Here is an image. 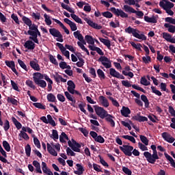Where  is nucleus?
Segmentation results:
<instances>
[{
	"instance_id": "nucleus-51",
	"label": "nucleus",
	"mask_w": 175,
	"mask_h": 175,
	"mask_svg": "<svg viewBox=\"0 0 175 175\" xmlns=\"http://www.w3.org/2000/svg\"><path fill=\"white\" fill-rule=\"evenodd\" d=\"M152 92L157 95V96H162V92L161 91L157 90V88L154 86H151Z\"/></svg>"
},
{
	"instance_id": "nucleus-13",
	"label": "nucleus",
	"mask_w": 175,
	"mask_h": 175,
	"mask_svg": "<svg viewBox=\"0 0 175 175\" xmlns=\"http://www.w3.org/2000/svg\"><path fill=\"white\" fill-rule=\"evenodd\" d=\"M161 136L167 143H174L175 140L174 137H172L169 133L164 132L161 134Z\"/></svg>"
},
{
	"instance_id": "nucleus-37",
	"label": "nucleus",
	"mask_w": 175,
	"mask_h": 175,
	"mask_svg": "<svg viewBox=\"0 0 175 175\" xmlns=\"http://www.w3.org/2000/svg\"><path fill=\"white\" fill-rule=\"evenodd\" d=\"M97 75L100 80H105V79H106V75H105V72L100 68L97 70Z\"/></svg>"
},
{
	"instance_id": "nucleus-57",
	"label": "nucleus",
	"mask_w": 175,
	"mask_h": 175,
	"mask_svg": "<svg viewBox=\"0 0 175 175\" xmlns=\"http://www.w3.org/2000/svg\"><path fill=\"white\" fill-rule=\"evenodd\" d=\"M94 141L97 143H100L101 144H103V143H105V138H103L102 135H98Z\"/></svg>"
},
{
	"instance_id": "nucleus-29",
	"label": "nucleus",
	"mask_w": 175,
	"mask_h": 175,
	"mask_svg": "<svg viewBox=\"0 0 175 175\" xmlns=\"http://www.w3.org/2000/svg\"><path fill=\"white\" fill-rule=\"evenodd\" d=\"M33 165L36 167V170L37 173H40V174H42V169L40 168V163L38 162V161L34 160L33 161Z\"/></svg>"
},
{
	"instance_id": "nucleus-47",
	"label": "nucleus",
	"mask_w": 175,
	"mask_h": 175,
	"mask_svg": "<svg viewBox=\"0 0 175 175\" xmlns=\"http://www.w3.org/2000/svg\"><path fill=\"white\" fill-rule=\"evenodd\" d=\"M90 27H92V28H94V29H102V25H98L96 23H94V21L90 22V25H89Z\"/></svg>"
},
{
	"instance_id": "nucleus-8",
	"label": "nucleus",
	"mask_w": 175,
	"mask_h": 175,
	"mask_svg": "<svg viewBox=\"0 0 175 175\" xmlns=\"http://www.w3.org/2000/svg\"><path fill=\"white\" fill-rule=\"evenodd\" d=\"M94 107L96 114L99 116L100 118H102V120H103V118H106L107 116L109 114L107 113V111L103 107H98L96 105H94Z\"/></svg>"
},
{
	"instance_id": "nucleus-43",
	"label": "nucleus",
	"mask_w": 175,
	"mask_h": 175,
	"mask_svg": "<svg viewBox=\"0 0 175 175\" xmlns=\"http://www.w3.org/2000/svg\"><path fill=\"white\" fill-rule=\"evenodd\" d=\"M46 117L48 119V124H50L52 126H57V124H55V121L53 120L51 115H47Z\"/></svg>"
},
{
	"instance_id": "nucleus-15",
	"label": "nucleus",
	"mask_w": 175,
	"mask_h": 175,
	"mask_svg": "<svg viewBox=\"0 0 175 175\" xmlns=\"http://www.w3.org/2000/svg\"><path fill=\"white\" fill-rule=\"evenodd\" d=\"M67 90L70 94H72L73 95V91H75V89L76 88V84H75V82L73 81L70 80L67 82Z\"/></svg>"
},
{
	"instance_id": "nucleus-23",
	"label": "nucleus",
	"mask_w": 175,
	"mask_h": 175,
	"mask_svg": "<svg viewBox=\"0 0 175 175\" xmlns=\"http://www.w3.org/2000/svg\"><path fill=\"white\" fill-rule=\"evenodd\" d=\"M144 21H146V23H151L152 24H157V23H158L157 17L154 16L152 17L145 16Z\"/></svg>"
},
{
	"instance_id": "nucleus-24",
	"label": "nucleus",
	"mask_w": 175,
	"mask_h": 175,
	"mask_svg": "<svg viewBox=\"0 0 175 175\" xmlns=\"http://www.w3.org/2000/svg\"><path fill=\"white\" fill-rule=\"evenodd\" d=\"M29 65H30L31 68H32V69H33V70H36L37 72L40 71V66H39V64H38L36 62L30 61Z\"/></svg>"
},
{
	"instance_id": "nucleus-52",
	"label": "nucleus",
	"mask_w": 175,
	"mask_h": 175,
	"mask_svg": "<svg viewBox=\"0 0 175 175\" xmlns=\"http://www.w3.org/2000/svg\"><path fill=\"white\" fill-rule=\"evenodd\" d=\"M27 157H31V145L27 144L25 148Z\"/></svg>"
},
{
	"instance_id": "nucleus-32",
	"label": "nucleus",
	"mask_w": 175,
	"mask_h": 175,
	"mask_svg": "<svg viewBox=\"0 0 175 175\" xmlns=\"http://www.w3.org/2000/svg\"><path fill=\"white\" fill-rule=\"evenodd\" d=\"M81 31L77 30V31H75L73 33V35L75 38V39H78V40H79V42L84 38V36H83V34L80 33Z\"/></svg>"
},
{
	"instance_id": "nucleus-22",
	"label": "nucleus",
	"mask_w": 175,
	"mask_h": 175,
	"mask_svg": "<svg viewBox=\"0 0 175 175\" xmlns=\"http://www.w3.org/2000/svg\"><path fill=\"white\" fill-rule=\"evenodd\" d=\"M120 113L123 117H129V114H131V109L128 107L123 106Z\"/></svg>"
},
{
	"instance_id": "nucleus-28",
	"label": "nucleus",
	"mask_w": 175,
	"mask_h": 175,
	"mask_svg": "<svg viewBox=\"0 0 175 175\" xmlns=\"http://www.w3.org/2000/svg\"><path fill=\"white\" fill-rule=\"evenodd\" d=\"M164 155L166 159L169 161L171 166L175 169V162H174V159H173V157L169 155L167 153H165Z\"/></svg>"
},
{
	"instance_id": "nucleus-41",
	"label": "nucleus",
	"mask_w": 175,
	"mask_h": 175,
	"mask_svg": "<svg viewBox=\"0 0 175 175\" xmlns=\"http://www.w3.org/2000/svg\"><path fill=\"white\" fill-rule=\"evenodd\" d=\"M3 147L7 151V152H10L11 148H10V144H9V142L8 141H3Z\"/></svg>"
},
{
	"instance_id": "nucleus-30",
	"label": "nucleus",
	"mask_w": 175,
	"mask_h": 175,
	"mask_svg": "<svg viewBox=\"0 0 175 175\" xmlns=\"http://www.w3.org/2000/svg\"><path fill=\"white\" fill-rule=\"evenodd\" d=\"M165 28H168V32H170L171 33H174L175 32V26L173 25H170L169 23H165L164 24Z\"/></svg>"
},
{
	"instance_id": "nucleus-45",
	"label": "nucleus",
	"mask_w": 175,
	"mask_h": 175,
	"mask_svg": "<svg viewBox=\"0 0 175 175\" xmlns=\"http://www.w3.org/2000/svg\"><path fill=\"white\" fill-rule=\"evenodd\" d=\"M44 21L46 25H51L52 24L51 18L49 15H47V14H44Z\"/></svg>"
},
{
	"instance_id": "nucleus-48",
	"label": "nucleus",
	"mask_w": 175,
	"mask_h": 175,
	"mask_svg": "<svg viewBox=\"0 0 175 175\" xmlns=\"http://www.w3.org/2000/svg\"><path fill=\"white\" fill-rule=\"evenodd\" d=\"M18 63L20 65L21 68H22V69H24V70H26V72H28V68H27V65H25V63H24L23 60L18 59Z\"/></svg>"
},
{
	"instance_id": "nucleus-10",
	"label": "nucleus",
	"mask_w": 175,
	"mask_h": 175,
	"mask_svg": "<svg viewBox=\"0 0 175 175\" xmlns=\"http://www.w3.org/2000/svg\"><path fill=\"white\" fill-rule=\"evenodd\" d=\"M98 62H101L102 65H103L106 69H110V68H111V61L106 56L100 57Z\"/></svg>"
},
{
	"instance_id": "nucleus-31",
	"label": "nucleus",
	"mask_w": 175,
	"mask_h": 175,
	"mask_svg": "<svg viewBox=\"0 0 175 175\" xmlns=\"http://www.w3.org/2000/svg\"><path fill=\"white\" fill-rule=\"evenodd\" d=\"M66 140H69V137H68V135H66V133H65V132H62L61 135L59 136V141L61 143H66Z\"/></svg>"
},
{
	"instance_id": "nucleus-56",
	"label": "nucleus",
	"mask_w": 175,
	"mask_h": 175,
	"mask_svg": "<svg viewBox=\"0 0 175 175\" xmlns=\"http://www.w3.org/2000/svg\"><path fill=\"white\" fill-rule=\"evenodd\" d=\"M140 83L141 84H142V85H150V81H148L147 79H146V77H142L141 78Z\"/></svg>"
},
{
	"instance_id": "nucleus-21",
	"label": "nucleus",
	"mask_w": 175,
	"mask_h": 175,
	"mask_svg": "<svg viewBox=\"0 0 175 175\" xmlns=\"http://www.w3.org/2000/svg\"><path fill=\"white\" fill-rule=\"evenodd\" d=\"M113 118H114V116L109 113L105 117L106 122H109L111 126H112V128H114V126H116V122H114Z\"/></svg>"
},
{
	"instance_id": "nucleus-49",
	"label": "nucleus",
	"mask_w": 175,
	"mask_h": 175,
	"mask_svg": "<svg viewBox=\"0 0 175 175\" xmlns=\"http://www.w3.org/2000/svg\"><path fill=\"white\" fill-rule=\"evenodd\" d=\"M140 140L145 146H148V139L144 135H139Z\"/></svg>"
},
{
	"instance_id": "nucleus-1",
	"label": "nucleus",
	"mask_w": 175,
	"mask_h": 175,
	"mask_svg": "<svg viewBox=\"0 0 175 175\" xmlns=\"http://www.w3.org/2000/svg\"><path fill=\"white\" fill-rule=\"evenodd\" d=\"M125 32L129 34L131 33L133 36L137 39H140L141 40H147V36H146L144 33H143L139 29L133 28L131 26L125 29Z\"/></svg>"
},
{
	"instance_id": "nucleus-34",
	"label": "nucleus",
	"mask_w": 175,
	"mask_h": 175,
	"mask_svg": "<svg viewBox=\"0 0 175 175\" xmlns=\"http://www.w3.org/2000/svg\"><path fill=\"white\" fill-rule=\"evenodd\" d=\"M125 3L126 5H129V6L135 5L137 3H139V2H142V0H124Z\"/></svg>"
},
{
	"instance_id": "nucleus-63",
	"label": "nucleus",
	"mask_w": 175,
	"mask_h": 175,
	"mask_svg": "<svg viewBox=\"0 0 175 175\" xmlns=\"http://www.w3.org/2000/svg\"><path fill=\"white\" fill-rule=\"evenodd\" d=\"M33 143L37 148H40V141H39V139H38V137H33Z\"/></svg>"
},
{
	"instance_id": "nucleus-9",
	"label": "nucleus",
	"mask_w": 175,
	"mask_h": 175,
	"mask_svg": "<svg viewBox=\"0 0 175 175\" xmlns=\"http://www.w3.org/2000/svg\"><path fill=\"white\" fill-rule=\"evenodd\" d=\"M120 150L122 151L124 155L127 157H132V151H133V146L129 145H123L119 147Z\"/></svg>"
},
{
	"instance_id": "nucleus-27",
	"label": "nucleus",
	"mask_w": 175,
	"mask_h": 175,
	"mask_svg": "<svg viewBox=\"0 0 175 175\" xmlns=\"http://www.w3.org/2000/svg\"><path fill=\"white\" fill-rule=\"evenodd\" d=\"M12 121L14 125H15L16 129H18V131L21 129V128H23V124H21L20 123V122H18V120H17V119H16V118L12 117Z\"/></svg>"
},
{
	"instance_id": "nucleus-38",
	"label": "nucleus",
	"mask_w": 175,
	"mask_h": 175,
	"mask_svg": "<svg viewBox=\"0 0 175 175\" xmlns=\"http://www.w3.org/2000/svg\"><path fill=\"white\" fill-rule=\"evenodd\" d=\"M109 75L111 76H112V77H116V79H117V77L120 75V72H118V71L116 70V69H114V68H110L109 69Z\"/></svg>"
},
{
	"instance_id": "nucleus-20",
	"label": "nucleus",
	"mask_w": 175,
	"mask_h": 175,
	"mask_svg": "<svg viewBox=\"0 0 175 175\" xmlns=\"http://www.w3.org/2000/svg\"><path fill=\"white\" fill-rule=\"evenodd\" d=\"M76 166L77 167V171H74L75 174L81 175L84 173V172H85L84 167H83V165H81V164L77 163Z\"/></svg>"
},
{
	"instance_id": "nucleus-55",
	"label": "nucleus",
	"mask_w": 175,
	"mask_h": 175,
	"mask_svg": "<svg viewBox=\"0 0 175 175\" xmlns=\"http://www.w3.org/2000/svg\"><path fill=\"white\" fill-rule=\"evenodd\" d=\"M30 40H33L34 43H36L37 44H39V40L38 39V37L33 33L32 35H30V37L29 38Z\"/></svg>"
},
{
	"instance_id": "nucleus-17",
	"label": "nucleus",
	"mask_w": 175,
	"mask_h": 175,
	"mask_svg": "<svg viewBox=\"0 0 175 175\" xmlns=\"http://www.w3.org/2000/svg\"><path fill=\"white\" fill-rule=\"evenodd\" d=\"M130 70H131V66H126L124 68V70H123L122 73V75H124V76H129V77H131V79H132L133 78V76H135V75H133V72H129Z\"/></svg>"
},
{
	"instance_id": "nucleus-3",
	"label": "nucleus",
	"mask_w": 175,
	"mask_h": 175,
	"mask_svg": "<svg viewBox=\"0 0 175 175\" xmlns=\"http://www.w3.org/2000/svg\"><path fill=\"white\" fill-rule=\"evenodd\" d=\"M144 157H145V158H146V161L152 165H154L157 162V160L159 159V156H158L157 149L153 150L152 154L150 152H144Z\"/></svg>"
},
{
	"instance_id": "nucleus-26",
	"label": "nucleus",
	"mask_w": 175,
	"mask_h": 175,
	"mask_svg": "<svg viewBox=\"0 0 175 175\" xmlns=\"http://www.w3.org/2000/svg\"><path fill=\"white\" fill-rule=\"evenodd\" d=\"M141 99L142 101L145 104V107L146 109H148V107H150V101L148 100V98H147V96L142 94L141 96Z\"/></svg>"
},
{
	"instance_id": "nucleus-39",
	"label": "nucleus",
	"mask_w": 175,
	"mask_h": 175,
	"mask_svg": "<svg viewBox=\"0 0 175 175\" xmlns=\"http://www.w3.org/2000/svg\"><path fill=\"white\" fill-rule=\"evenodd\" d=\"M49 61H50V62H51V64H53V65L58 66V62L57 61V59H55V57L53 55L49 54Z\"/></svg>"
},
{
	"instance_id": "nucleus-60",
	"label": "nucleus",
	"mask_w": 175,
	"mask_h": 175,
	"mask_svg": "<svg viewBox=\"0 0 175 175\" xmlns=\"http://www.w3.org/2000/svg\"><path fill=\"white\" fill-rule=\"evenodd\" d=\"M5 64L7 66H8V68H13V66H16V64H14V61H9V60H5Z\"/></svg>"
},
{
	"instance_id": "nucleus-7",
	"label": "nucleus",
	"mask_w": 175,
	"mask_h": 175,
	"mask_svg": "<svg viewBox=\"0 0 175 175\" xmlns=\"http://www.w3.org/2000/svg\"><path fill=\"white\" fill-rule=\"evenodd\" d=\"M68 144L69 147L72 148V151H75V152H80L81 151L80 148H81V145L77 143L76 140L72 139L71 141L69 140L68 142Z\"/></svg>"
},
{
	"instance_id": "nucleus-6",
	"label": "nucleus",
	"mask_w": 175,
	"mask_h": 175,
	"mask_svg": "<svg viewBox=\"0 0 175 175\" xmlns=\"http://www.w3.org/2000/svg\"><path fill=\"white\" fill-rule=\"evenodd\" d=\"M110 12L113 13L115 16H117V17H122V18H128V14L125 13L121 9H116L114 7H112L109 9Z\"/></svg>"
},
{
	"instance_id": "nucleus-62",
	"label": "nucleus",
	"mask_w": 175,
	"mask_h": 175,
	"mask_svg": "<svg viewBox=\"0 0 175 175\" xmlns=\"http://www.w3.org/2000/svg\"><path fill=\"white\" fill-rule=\"evenodd\" d=\"M138 147L142 151H148V148H147L145 144H142V142L138 143Z\"/></svg>"
},
{
	"instance_id": "nucleus-4",
	"label": "nucleus",
	"mask_w": 175,
	"mask_h": 175,
	"mask_svg": "<svg viewBox=\"0 0 175 175\" xmlns=\"http://www.w3.org/2000/svg\"><path fill=\"white\" fill-rule=\"evenodd\" d=\"M61 6L63 9H65L67 10V12H69V13H72L70 14L72 18L76 21V23H78L79 24H83V21H81V18H80L77 15L75 14V10L72 9V8L69 7V5H66L64 3H61Z\"/></svg>"
},
{
	"instance_id": "nucleus-44",
	"label": "nucleus",
	"mask_w": 175,
	"mask_h": 175,
	"mask_svg": "<svg viewBox=\"0 0 175 175\" xmlns=\"http://www.w3.org/2000/svg\"><path fill=\"white\" fill-rule=\"evenodd\" d=\"M27 33H28V35H33V33L36 35V36L37 38H38V36H39L40 38L42 37V34L40 33V31H39L38 29L36 31L29 30V31H27Z\"/></svg>"
},
{
	"instance_id": "nucleus-35",
	"label": "nucleus",
	"mask_w": 175,
	"mask_h": 175,
	"mask_svg": "<svg viewBox=\"0 0 175 175\" xmlns=\"http://www.w3.org/2000/svg\"><path fill=\"white\" fill-rule=\"evenodd\" d=\"M8 103H12V105H14V106L18 105V101L16 98H13L12 97H8L7 98Z\"/></svg>"
},
{
	"instance_id": "nucleus-2",
	"label": "nucleus",
	"mask_w": 175,
	"mask_h": 175,
	"mask_svg": "<svg viewBox=\"0 0 175 175\" xmlns=\"http://www.w3.org/2000/svg\"><path fill=\"white\" fill-rule=\"evenodd\" d=\"M33 80L35 84L41 88H46L47 87V83L43 80V74L40 72H34L33 74Z\"/></svg>"
},
{
	"instance_id": "nucleus-5",
	"label": "nucleus",
	"mask_w": 175,
	"mask_h": 175,
	"mask_svg": "<svg viewBox=\"0 0 175 175\" xmlns=\"http://www.w3.org/2000/svg\"><path fill=\"white\" fill-rule=\"evenodd\" d=\"M49 33L53 38H56L57 42H60L61 43L64 42V36H62L59 30L55 28H51L49 29Z\"/></svg>"
},
{
	"instance_id": "nucleus-18",
	"label": "nucleus",
	"mask_w": 175,
	"mask_h": 175,
	"mask_svg": "<svg viewBox=\"0 0 175 175\" xmlns=\"http://www.w3.org/2000/svg\"><path fill=\"white\" fill-rule=\"evenodd\" d=\"M42 170L43 173H44L45 174L53 175V172H51V170L47 167V164L44 161L42 162Z\"/></svg>"
},
{
	"instance_id": "nucleus-36",
	"label": "nucleus",
	"mask_w": 175,
	"mask_h": 175,
	"mask_svg": "<svg viewBox=\"0 0 175 175\" xmlns=\"http://www.w3.org/2000/svg\"><path fill=\"white\" fill-rule=\"evenodd\" d=\"M85 39L87 43H88V44H95V41L94 40V38H92V36L86 35L85 36Z\"/></svg>"
},
{
	"instance_id": "nucleus-19",
	"label": "nucleus",
	"mask_w": 175,
	"mask_h": 175,
	"mask_svg": "<svg viewBox=\"0 0 175 175\" xmlns=\"http://www.w3.org/2000/svg\"><path fill=\"white\" fill-rule=\"evenodd\" d=\"M133 120H135V121H138L139 122H145L146 121H148V118L147 117L142 116L139 114L133 116Z\"/></svg>"
},
{
	"instance_id": "nucleus-16",
	"label": "nucleus",
	"mask_w": 175,
	"mask_h": 175,
	"mask_svg": "<svg viewBox=\"0 0 175 175\" xmlns=\"http://www.w3.org/2000/svg\"><path fill=\"white\" fill-rule=\"evenodd\" d=\"M98 100L100 105H102V106H103L104 107H109V100H107L106 97L103 96H100L98 97Z\"/></svg>"
},
{
	"instance_id": "nucleus-11",
	"label": "nucleus",
	"mask_w": 175,
	"mask_h": 175,
	"mask_svg": "<svg viewBox=\"0 0 175 175\" xmlns=\"http://www.w3.org/2000/svg\"><path fill=\"white\" fill-rule=\"evenodd\" d=\"M144 50L147 56L146 57V56L142 57V61L144 64H150V62H151V57L148 56L150 55V49H148V46L144 45Z\"/></svg>"
},
{
	"instance_id": "nucleus-58",
	"label": "nucleus",
	"mask_w": 175,
	"mask_h": 175,
	"mask_svg": "<svg viewBox=\"0 0 175 175\" xmlns=\"http://www.w3.org/2000/svg\"><path fill=\"white\" fill-rule=\"evenodd\" d=\"M56 46H57V47H59V49L60 51L62 53V54H63V53L66 51V48H65L64 46V44H62L59 42H57Z\"/></svg>"
},
{
	"instance_id": "nucleus-54",
	"label": "nucleus",
	"mask_w": 175,
	"mask_h": 175,
	"mask_svg": "<svg viewBox=\"0 0 175 175\" xmlns=\"http://www.w3.org/2000/svg\"><path fill=\"white\" fill-rule=\"evenodd\" d=\"M3 129L5 132H8L10 129V122L6 120L4 122Z\"/></svg>"
},
{
	"instance_id": "nucleus-59",
	"label": "nucleus",
	"mask_w": 175,
	"mask_h": 175,
	"mask_svg": "<svg viewBox=\"0 0 175 175\" xmlns=\"http://www.w3.org/2000/svg\"><path fill=\"white\" fill-rule=\"evenodd\" d=\"M102 16L106 18H111L113 17V14L111 12L107 11L102 13Z\"/></svg>"
},
{
	"instance_id": "nucleus-25",
	"label": "nucleus",
	"mask_w": 175,
	"mask_h": 175,
	"mask_svg": "<svg viewBox=\"0 0 175 175\" xmlns=\"http://www.w3.org/2000/svg\"><path fill=\"white\" fill-rule=\"evenodd\" d=\"M123 10L124 12H126V13H136V10L129 5H124L123 6Z\"/></svg>"
},
{
	"instance_id": "nucleus-40",
	"label": "nucleus",
	"mask_w": 175,
	"mask_h": 175,
	"mask_svg": "<svg viewBox=\"0 0 175 175\" xmlns=\"http://www.w3.org/2000/svg\"><path fill=\"white\" fill-rule=\"evenodd\" d=\"M33 106H34L37 109H40L41 110H46V105H44L40 103H33Z\"/></svg>"
},
{
	"instance_id": "nucleus-53",
	"label": "nucleus",
	"mask_w": 175,
	"mask_h": 175,
	"mask_svg": "<svg viewBox=\"0 0 175 175\" xmlns=\"http://www.w3.org/2000/svg\"><path fill=\"white\" fill-rule=\"evenodd\" d=\"M52 139L55 142L58 140V131L57 130L52 131V135L51 136Z\"/></svg>"
},
{
	"instance_id": "nucleus-14",
	"label": "nucleus",
	"mask_w": 175,
	"mask_h": 175,
	"mask_svg": "<svg viewBox=\"0 0 175 175\" xmlns=\"http://www.w3.org/2000/svg\"><path fill=\"white\" fill-rule=\"evenodd\" d=\"M36 46L35 42L31 40L26 41L24 44V47L27 50H35Z\"/></svg>"
},
{
	"instance_id": "nucleus-12",
	"label": "nucleus",
	"mask_w": 175,
	"mask_h": 175,
	"mask_svg": "<svg viewBox=\"0 0 175 175\" xmlns=\"http://www.w3.org/2000/svg\"><path fill=\"white\" fill-rule=\"evenodd\" d=\"M47 147V151L51 154V155H53V157H57L58 155V153L55 151L53 147H55V145H54V143L52 142L51 144L49 143L46 144Z\"/></svg>"
},
{
	"instance_id": "nucleus-64",
	"label": "nucleus",
	"mask_w": 175,
	"mask_h": 175,
	"mask_svg": "<svg viewBox=\"0 0 175 175\" xmlns=\"http://www.w3.org/2000/svg\"><path fill=\"white\" fill-rule=\"evenodd\" d=\"M122 172H124V173H125V174L132 175V171L126 167H122Z\"/></svg>"
},
{
	"instance_id": "nucleus-61",
	"label": "nucleus",
	"mask_w": 175,
	"mask_h": 175,
	"mask_svg": "<svg viewBox=\"0 0 175 175\" xmlns=\"http://www.w3.org/2000/svg\"><path fill=\"white\" fill-rule=\"evenodd\" d=\"M164 8L165 9H172V8H174V3L170 1H166V3L164 5Z\"/></svg>"
},
{
	"instance_id": "nucleus-33",
	"label": "nucleus",
	"mask_w": 175,
	"mask_h": 175,
	"mask_svg": "<svg viewBox=\"0 0 175 175\" xmlns=\"http://www.w3.org/2000/svg\"><path fill=\"white\" fill-rule=\"evenodd\" d=\"M22 21H23V23H25L26 24V25H27L28 27H31V25H32V21H31V19H29V18L23 16L22 17Z\"/></svg>"
},
{
	"instance_id": "nucleus-50",
	"label": "nucleus",
	"mask_w": 175,
	"mask_h": 175,
	"mask_svg": "<svg viewBox=\"0 0 175 175\" xmlns=\"http://www.w3.org/2000/svg\"><path fill=\"white\" fill-rule=\"evenodd\" d=\"M122 137L123 139H126L127 140H129L130 142H131V143H136V139H135V137L130 136V135H122Z\"/></svg>"
},
{
	"instance_id": "nucleus-42",
	"label": "nucleus",
	"mask_w": 175,
	"mask_h": 175,
	"mask_svg": "<svg viewBox=\"0 0 175 175\" xmlns=\"http://www.w3.org/2000/svg\"><path fill=\"white\" fill-rule=\"evenodd\" d=\"M46 98L49 102H55V100H57L55 96H54V94H53L52 93L48 94Z\"/></svg>"
},
{
	"instance_id": "nucleus-46",
	"label": "nucleus",
	"mask_w": 175,
	"mask_h": 175,
	"mask_svg": "<svg viewBox=\"0 0 175 175\" xmlns=\"http://www.w3.org/2000/svg\"><path fill=\"white\" fill-rule=\"evenodd\" d=\"M131 44L134 49H136V50H138V51H142V44H136L135 42H131Z\"/></svg>"
}]
</instances>
